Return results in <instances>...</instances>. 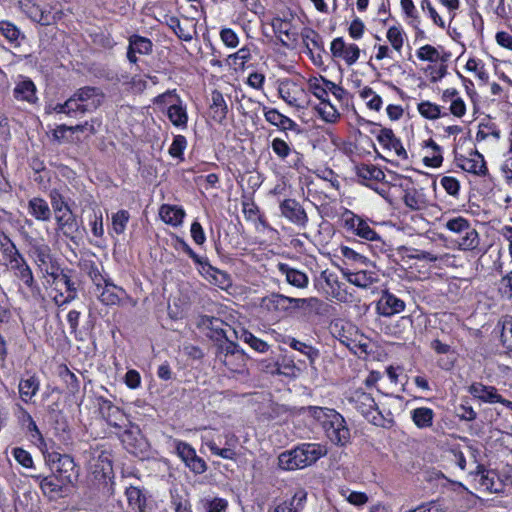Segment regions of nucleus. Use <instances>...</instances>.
<instances>
[{
  "label": "nucleus",
  "mask_w": 512,
  "mask_h": 512,
  "mask_svg": "<svg viewBox=\"0 0 512 512\" xmlns=\"http://www.w3.org/2000/svg\"><path fill=\"white\" fill-rule=\"evenodd\" d=\"M262 305L269 310H299L308 318L328 315L330 308L326 302L317 297L294 298L278 293H272L263 298Z\"/></svg>",
  "instance_id": "obj_1"
},
{
  "label": "nucleus",
  "mask_w": 512,
  "mask_h": 512,
  "mask_svg": "<svg viewBox=\"0 0 512 512\" xmlns=\"http://www.w3.org/2000/svg\"><path fill=\"white\" fill-rule=\"evenodd\" d=\"M311 416L322 426L327 438L336 445H345L350 438V431L344 417L334 409L326 407H309Z\"/></svg>",
  "instance_id": "obj_2"
},
{
  "label": "nucleus",
  "mask_w": 512,
  "mask_h": 512,
  "mask_svg": "<svg viewBox=\"0 0 512 512\" xmlns=\"http://www.w3.org/2000/svg\"><path fill=\"white\" fill-rule=\"evenodd\" d=\"M326 454V447L319 443H303L291 450L282 452L278 457V465L283 470L303 469Z\"/></svg>",
  "instance_id": "obj_3"
},
{
  "label": "nucleus",
  "mask_w": 512,
  "mask_h": 512,
  "mask_svg": "<svg viewBox=\"0 0 512 512\" xmlns=\"http://www.w3.org/2000/svg\"><path fill=\"white\" fill-rule=\"evenodd\" d=\"M347 400L371 424L383 428H390L393 425V419L384 416L372 395L363 389L352 391Z\"/></svg>",
  "instance_id": "obj_4"
},
{
  "label": "nucleus",
  "mask_w": 512,
  "mask_h": 512,
  "mask_svg": "<svg viewBox=\"0 0 512 512\" xmlns=\"http://www.w3.org/2000/svg\"><path fill=\"white\" fill-rule=\"evenodd\" d=\"M443 227L456 235L452 242L458 249L471 251L479 246V234L466 218L458 216L448 219Z\"/></svg>",
  "instance_id": "obj_5"
},
{
  "label": "nucleus",
  "mask_w": 512,
  "mask_h": 512,
  "mask_svg": "<svg viewBox=\"0 0 512 512\" xmlns=\"http://www.w3.org/2000/svg\"><path fill=\"white\" fill-rule=\"evenodd\" d=\"M46 464L49 466L51 473L59 477L67 484H71L78 476V470L74 459L67 454L58 452L44 453Z\"/></svg>",
  "instance_id": "obj_6"
},
{
  "label": "nucleus",
  "mask_w": 512,
  "mask_h": 512,
  "mask_svg": "<svg viewBox=\"0 0 512 512\" xmlns=\"http://www.w3.org/2000/svg\"><path fill=\"white\" fill-rule=\"evenodd\" d=\"M323 79L325 78L322 76H320V78L313 77L309 79L308 89L321 102L316 109L322 119L326 122L333 123L339 118L340 114L329 100V89H327Z\"/></svg>",
  "instance_id": "obj_7"
},
{
  "label": "nucleus",
  "mask_w": 512,
  "mask_h": 512,
  "mask_svg": "<svg viewBox=\"0 0 512 512\" xmlns=\"http://www.w3.org/2000/svg\"><path fill=\"white\" fill-rule=\"evenodd\" d=\"M28 246L29 256L34 260L43 275L53 270V267L56 265V263L51 253V248L44 242L43 239L31 238L29 240Z\"/></svg>",
  "instance_id": "obj_8"
},
{
  "label": "nucleus",
  "mask_w": 512,
  "mask_h": 512,
  "mask_svg": "<svg viewBox=\"0 0 512 512\" xmlns=\"http://www.w3.org/2000/svg\"><path fill=\"white\" fill-rule=\"evenodd\" d=\"M175 452L184 462L185 466L194 474H203L207 471V464L199 457L196 450L187 442L176 440Z\"/></svg>",
  "instance_id": "obj_9"
},
{
  "label": "nucleus",
  "mask_w": 512,
  "mask_h": 512,
  "mask_svg": "<svg viewBox=\"0 0 512 512\" xmlns=\"http://www.w3.org/2000/svg\"><path fill=\"white\" fill-rule=\"evenodd\" d=\"M280 212L283 217L291 223L305 227L308 223V216L303 206L296 200L288 198L283 200L280 205Z\"/></svg>",
  "instance_id": "obj_10"
},
{
  "label": "nucleus",
  "mask_w": 512,
  "mask_h": 512,
  "mask_svg": "<svg viewBox=\"0 0 512 512\" xmlns=\"http://www.w3.org/2000/svg\"><path fill=\"white\" fill-rule=\"evenodd\" d=\"M75 97L84 105V111L92 112L100 107L104 101L105 95L98 87L85 86L75 91Z\"/></svg>",
  "instance_id": "obj_11"
},
{
  "label": "nucleus",
  "mask_w": 512,
  "mask_h": 512,
  "mask_svg": "<svg viewBox=\"0 0 512 512\" xmlns=\"http://www.w3.org/2000/svg\"><path fill=\"white\" fill-rule=\"evenodd\" d=\"M455 161L457 166L466 172L480 176L488 172L484 157L478 151H471L469 156L457 155Z\"/></svg>",
  "instance_id": "obj_12"
},
{
  "label": "nucleus",
  "mask_w": 512,
  "mask_h": 512,
  "mask_svg": "<svg viewBox=\"0 0 512 512\" xmlns=\"http://www.w3.org/2000/svg\"><path fill=\"white\" fill-rule=\"evenodd\" d=\"M330 50L333 57L343 59L349 66L355 64L360 56L359 47L354 43L346 44L342 37L331 42Z\"/></svg>",
  "instance_id": "obj_13"
},
{
  "label": "nucleus",
  "mask_w": 512,
  "mask_h": 512,
  "mask_svg": "<svg viewBox=\"0 0 512 512\" xmlns=\"http://www.w3.org/2000/svg\"><path fill=\"white\" fill-rule=\"evenodd\" d=\"M278 93L281 99H283L288 105L303 108L304 101L302 96L304 95V89L298 86L292 81L281 82L278 88Z\"/></svg>",
  "instance_id": "obj_14"
},
{
  "label": "nucleus",
  "mask_w": 512,
  "mask_h": 512,
  "mask_svg": "<svg viewBox=\"0 0 512 512\" xmlns=\"http://www.w3.org/2000/svg\"><path fill=\"white\" fill-rule=\"evenodd\" d=\"M98 408L102 417L110 426L120 427L125 419L123 411L103 396L97 398Z\"/></svg>",
  "instance_id": "obj_15"
},
{
  "label": "nucleus",
  "mask_w": 512,
  "mask_h": 512,
  "mask_svg": "<svg viewBox=\"0 0 512 512\" xmlns=\"http://www.w3.org/2000/svg\"><path fill=\"white\" fill-rule=\"evenodd\" d=\"M122 443L127 451L134 455H139L148 448V444L138 427L126 430L122 435Z\"/></svg>",
  "instance_id": "obj_16"
},
{
  "label": "nucleus",
  "mask_w": 512,
  "mask_h": 512,
  "mask_svg": "<svg viewBox=\"0 0 512 512\" xmlns=\"http://www.w3.org/2000/svg\"><path fill=\"white\" fill-rule=\"evenodd\" d=\"M265 120L273 126H276L282 131H294L296 133H300L299 125L290 119L289 117L283 115L275 108H267L263 107Z\"/></svg>",
  "instance_id": "obj_17"
},
{
  "label": "nucleus",
  "mask_w": 512,
  "mask_h": 512,
  "mask_svg": "<svg viewBox=\"0 0 512 512\" xmlns=\"http://www.w3.org/2000/svg\"><path fill=\"white\" fill-rule=\"evenodd\" d=\"M405 308L403 300L389 293V290H383V295L377 302V311L380 315L390 317L402 312Z\"/></svg>",
  "instance_id": "obj_18"
},
{
  "label": "nucleus",
  "mask_w": 512,
  "mask_h": 512,
  "mask_svg": "<svg viewBox=\"0 0 512 512\" xmlns=\"http://www.w3.org/2000/svg\"><path fill=\"white\" fill-rule=\"evenodd\" d=\"M32 477L39 482V486L44 495L50 498L60 495L63 488L68 485L53 473L49 476L35 475Z\"/></svg>",
  "instance_id": "obj_19"
},
{
  "label": "nucleus",
  "mask_w": 512,
  "mask_h": 512,
  "mask_svg": "<svg viewBox=\"0 0 512 512\" xmlns=\"http://www.w3.org/2000/svg\"><path fill=\"white\" fill-rule=\"evenodd\" d=\"M377 140L385 149L393 150L395 154L401 158V159H407L408 155L403 147L400 139H398L393 131L388 128H382L380 129L379 133L377 134Z\"/></svg>",
  "instance_id": "obj_20"
},
{
  "label": "nucleus",
  "mask_w": 512,
  "mask_h": 512,
  "mask_svg": "<svg viewBox=\"0 0 512 512\" xmlns=\"http://www.w3.org/2000/svg\"><path fill=\"white\" fill-rule=\"evenodd\" d=\"M190 299L183 290H175L169 296L168 314L172 319L182 318L185 311L189 308Z\"/></svg>",
  "instance_id": "obj_21"
},
{
  "label": "nucleus",
  "mask_w": 512,
  "mask_h": 512,
  "mask_svg": "<svg viewBox=\"0 0 512 512\" xmlns=\"http://www.w3.org/2000/svg\"><path fill=\"white\" fill-rule=\"evenodd\" d=\"M111 473L112 467L109 461H107L106 467L103 466L100 471H93L94 478L99 482L98 489L103 495V497L106 498L113 496L115 492L114 481L112 476L110 475Z\"/></svg>",
  "instance_id": "obj_22"
},
{
  "label": "nucleus",
  "mask_w": 512,
  "mask_h": 512,
  "mask_svg": "<svg viewBox=\"0 0 512 512\" xmlns=\"http://www.w3.org/2000/svg\"><path fill=\"white\" fill-rule=\"evenodd\" d=\"M468 392L476 399L485 403H496L499 401V395L497 389L493 386H487L480 382L472 383Z\"/></svg>",
  "instance_id": "obj_23"
},
{
  "label": "nucleus",
  "mask_w": 512,
  "mask_h": 512,
  "mask_svg": "<svg viewBox=\"0 0 512 512\" xmlns=\"http://www.w3.org/2000/svg\"><path fill=\"white\" fill-rule=\"evenodd\" d=\"M307 501V492L299 489L295 492L290 501H284L277 505L273 512H302Z\"/></svg>",
  "instance_id": "obj_24"
},
{
  "label": "nucleus",
  "mask_w": 512,
  "mask_h": 512,
  "mask_svg": "<svg viewBox=\"0 0 512 512\" xmlns=\"http://www.w3.org/2000/svg\"><path fill=\"white\" fill-rule=\"evenodd\" d=\"M211 117L217 123H222L228 113V106L223 97V94L218 90H213L211 93Z\"/></svg>",
  "instance_id": "obj_25"
},
{
  "label": "nucleus",
  "mask_w": 512,
  "mask_h": 512,
  "mask_svg": "<svg viewBox=\"0 0 512 512\" xmlns=\"http://www.w3.org/2000/svg\"><path fill=\"white\" fill-rule=\"evenodd\" d=\"M28 212L38 221L47 222L51 219V209L46 200L33 197L28 201Z\"/></svg>",
  "instance_id": "obj_26"
},
{
  "label": "nucleus",
  "mask_w": 512,
  "mask_h": 512,
  "mask_svg": "<svg viewBox=\"0 0 512 512\" xmlns=\"http://www.w3.org/2000/svg\"><path fill=\"white\" fill-rule=\"evenodd\" d=\"M59 230L63 235L75 242L74 233L78 230L76 217L72 211L55 216Z\"/></svg>",
  "instance_id": "obj_27"
},
{
  "label": "nucleus",
  "mask_w": 512,
  "mask_h": 512,
  "mask_svg": "<svg viewBox=\"0 0 512 512\" xmlns=\"http://www.w3.org/2000/svg\"><path fill=\"white\" fill-rule=\"evenodd\" d=\"M19 6L32 21L41 25L49 24L48 15L33 0H20Z\"/></svg>",
  "instance_id": "obj_28"
},
{
  "label": "nucleus",
  "mask_w": 512,
  "mask_h": 512,
  "mask_svg": "<svg viewBox=\"0 0 512 512\" xmlns=\"http://www.w3.org/2000/svg\"><path fill=\"white\" fill-rule=\"evenodd\" d=\"M167 25L173 30L179 39L186 42H189L193 39L195 29L194 25H192L190 22L182 24L176 16H171L167 21Z\"/></svg>",
  "instance_id": "obj_29"
},
{
  "label": "nucleus",
  "mask_w": 512,
  "mask_h": 512,
  "mask_svg": "<svg viewBox=\"0 0 512 512\" xmlns=\"http://www.w3.org/2000/svg\"><path fill=\"white\" fill-rule=\"evenodd\" d=\"M40 388V381L37 376L32 375L26 379H21L18 385V390L21 399L28 403L34 397Z\"/></svg>",
  "instance_id": "obj_30"
},
{
  "label": "nucleus",
  "mask_w": 512,
  "mask_h": 512,
  "mask_svg": "<svg viewBox=\"0 0 512 512\" xmlns=\"http://www.w3.org/2000/svg\"><path fill=\"white\" fill-rule=\"evenodd\" d=\"M159 216L166 224L178 226L183 222L185 212L177 206L164 204L160 207Z\"/></svg>",
  "instance_id": "obj_31"
},
{
  "label": "nucleus",
  "mask_w": 512,
  "mask_h": 512,
  "mask_svg": "<svg viewBox=\"0 0 512 512\" xmlns=\"http://www.w3.org/2000/svg\"><path fill=\"white\" fill-rule=\"evenodd\" d=\"M128 505L138 512H145L146 495L139 487L129 486L125 490Z\"/></svg>",
  "instance_id": "obj_32"
},
{
  "label": "nucleus",
  "mask_w": 512,
  "mask_h": 512,
  "mask_svg": "<svg viewBox=\"0 0 512 512\" xmlns=\"http://www.w3.org/2000/svg\"><path fill=\"white\" fill-rule=\"evenodd\" d=\"M434 411L428 407H419L411 411L413 423L420 429L429 428L433 424Z\"/></svg>",
  "instance_id": "obj_33"
},
{
  "label": "nucleus",
  "mask_w": 512,
  "mask_h": 512,
  "mask_svg": "<svg viewBox=\"0 0 512 512\" xmlns=\"http://www.w3.org/2000/svg\"><path fill=\"white\" fill-rule=\"evenodd\" d=\"M0 252L8 265L21 256L12 240L2 231H0Z\"/></svg>",
  "instance_id": "obj_34"
},
{
  "label": "nucleus",
  "mask_w": 512,
  "mask_h": 512,
  "mask_svg": "<svg viewBox=\"0 0 512 512\" xmlns=\"http://www.w3.org/2000/svg\"><path fill=\"white\" fill-rule=\"evenodd\" d=\"M13 93H14V97L17 100H22V101H27V102L32 103L36 99L35 85L29 79L23 80V81L17 83V85L14 88Z\"/></svg>",
  "instance_id": "obj_35"
},
{
  "label": "nucleus",
  "mask_w": 512,
  "mask_h": 512,
  "mask_svg": "<svg viewBox=\"0 0 512 512\" xmlns=\"http://www.w3.org/2000/svg\"><path fill=\"white\" fill-rule=\"evenodd\" d=\"M9 265L11 269L15 271L16 277H18L24 285L31 286L33 283L32 271L22 255Z\"/></svg>",
  "instance_id": "obj_36"
},
{
  "label": "nucleus",
  "mask_w": 512,
  "mask_h": 512,
  "mask_svg": "<svg viewBox=\"0 0 512 512\" xmlns=\"http://www.w3.org/2000/svg\"><path fill=\"white\" fill-rule=\"evenodd\" d=\"M234 332L239 340L248 344L252 349H254L257 352L264 353L269 349V345L265 341L257 338L251 332L245 329H241L240 331Z\"/></svg>",
  "instance_id": "obj_37"
},
{
  "label": "nucleus",
  "mask_w": 512,
  "mask_h": 512,
  "mask_svg": "<svg viewBox=\"0 0 512 512\" xmlns=\"http://www.w3.org/2000/svg\"><path fill=\"white\" fill-rule=\"evenodd\" d=\"M199 326L213 331L216 337L227 338L225 330L227 324L217 317L208 315L202 316L199 322Z\"/></svg>",
  "instance_id": "obj_38"
},
{
  "label": "nucleus",
  "mask_w": 512,
  "mask_h": 512,
  "mask_svg": "<svg viewBox=\"0 0 512 512\" xmlns=\"http://www.w3.org/2000/svg\"><path fill=\"white\" fill-rule=\"evenodd\" d=\"M167 116L174 126L186 128L188 115L186 109L180 104H171Z\"/></svg>",
  "instance_id": "obj_39"
},
{
  "label": "nucleus",
  "mask_w": 512,
  "mask_h": 512,
  "mask_svg": "<svg viewBox=\"0 0 512 512\" xmlns=\"http://www.w3.org/2000/svg\"><path fill=\"white\" fill-rule=\"evenodd\" d=\"M0 33L15 46H19L20 39H24V35L19 28L9 21L0 22Z\"/></svg>",
  "instance_id": "obj_40"
},
{
  "label": "nucleus",
  "mask_w": 512,
  "mask_h": 512,
  "mask_svg": "<svg viewBox=\"0 0 512 512\" xmlns=\"http://www.w3.org/2000/svg\"><path fill=\"white\" fill-rule=\"evenodd\" d=\"M425 147L431 148V156H425L423 162L426 166L437 168L441 166L443 162L442 149L432 139L425 142Z\"/></svg>",
  "instance_id": "obj_41"
},
{
  "label": "nucleus",
  "mask_w": 512,
  "mask_h": 512,
  "mask_svg": "<svg viewBox=\"0 0 512 512\" xmlns=\"http://www.w3.org/2000/svg\"><path fill=\"white\" fill-rule=\"evenodd\" d=\"M280 270L285 273L286 280L289 284L297 288H303L307 284L308 279L303 272L289 268L285 264H280Z\"/></svg>",
  "instance_id": "obj_42"
},
{
  "label": "nucleus",
  "mask_w": 512,
  "mask_h": 512,
  "mask_svg": "<svg viewBox=\"0 0 512 512\" xmlns=\"http://www.w3.org/2000/svg\"><path fill=\"white\" fill-rule=\"evenodd\" d=\"M49 198L55 216L72 211L66 199L58 190H51L49 193Z\"/></svg>",
  "instance_id": "obj_43"
},
{
  "label": "nucleus",
  "mask_w": 512,
  "mask_h": 512,
  "mask_svg": "<svg viewBox=\"0 0 512 512\" xmlns=\"http://www.w3.org/2000/svg\"><path fill=\"white\" fill-rule=\"evenodd\" d=\"M129 46L139 54H150L152 52V41L146 37L133 35L129 38Z\"/></svg>",
  "instance_id": "obj_44"
},
{
  "label": "nucleus",
  "mask_w": 512,
  "mask_h": 512,
  "mask_svg": "<svg viewBox=\"0 0 512 512\" xmlns=\"http://www.w3.org/2000/svg\"><path fill=\"white\" fill-rule=\"evenodd\" d=\"M357 175L364 180L382 181L385 178V174L380 168L365 164L358 167Z\"/></svg>",
  "instance_id": "obj_45"
},
{
  "label": "nucleus",
  "mask_w": 512,
  "mask_h": 512,
  "mask_svg": "<svg viewBox=\"0 0 512 512\" xmlns=\"http://www.w3.org/2000/svg\"><path fill=\"white\" fill-rule=\"evenodd\" d=\"M59 376L66 384V387H67L69 393H71L72 395H75L79 392L80 381H79L78 377L72 371H70L68 369L67 366H64L63 368H61V370L59 372Z\"/></svg>",
  "instance_id": "obj_46"
},
{
  "label": "nucleus",
  "mask_w": 512,
  "mask_h": 512,
  "mask_svg": "<svg viewBox=\"0 0 512 512\" xmlns=\"http://www.w3.org/2000/svg\"><path fill=\"white\" fill-rule=\"evenodd\" d=\"M286 343L294 350L299 351L300 353L306 355L311 361H313L316 357H318V350L308 345L304 342H301L295 338L289 337Z\"/></svg>",
  "instance_id": "obj_47"
},
{
  "label": "nucleus",
  "mask_w": 512,
  "mask_h": 512,
  "mask_svg": "<svg viewBox=\"0 0 512 512\" xmlns=\"http://www.w3.org/2000/svg\"><path fill=\"white\" fill-rule=\"evenodd\" d=\"M417 57L422 61L429 62H437L438 60H441L442 62L446 61V58L441 57L438 50L429 44H426L418 49Z\"/></svg>",
  "instance_id": "obj_48"
},
{
  "label": "nucleus",
  "mask_w": 512,
  "mask_h": 512,
  "mask_svg": "<svg viewBox=\"0 0 512 512\" xmlns=\"http://www.w3.org/2000/svg\"><path fill=\"white\" fill-rule=\"evenodd\" d=\"M353 329L350 323H344L342 321L336 322L331 326V333L339 339V341L346 346L349 345L350 337L346 334Z\"/></svg>",
  "instance_id": "obj_49"
},
{
  "label": "nucleus",
  "mask_w": 512,
  "mask_h": 512,
  "mask_svg": "<svg viewBox=\"0 0 512 512\" xmlns=\"http://www.w3.org/2000/svg\"><path fill=\"white\" fill-rule=\"evenodd\" d=\"M44 276L51 277L52 282L47 281L48 284L55 285H65L67 288H71L73 283H71L70 277L63 272L57 265L53 267V270L47 272Z\"/></svg>",
  "instance_id": "obj_50"
},
{
  "label": "nucleus",
  "mask_w": 512,
  "mask_h": 512,
  "mask_svg": "<svg viewBox=\"0 0 512 512\" xmlns=\"http://www.w3.org/2000/svg\"><path fill=\"white\" fill-rule=\"evenodd\" d=\"M387 39L396 51H400L404 43V32L400 26H392L387 31Z\"/></svg>",
  "instance_id": "obj_51"
},
{
  "label": "nucleus",
  "mask_w": 512,
  "mask_h": 512,
  "mask_svg": "<svg viewBox=\"0 0 512 512\" xmlns=\"http://www.w3.org/2000/svg\"><path fill=\"white\" fill-rule=\"evenodd\" d=\"M129 218L130 214L126 210H119L112 215V227L116 234L120 235L124 233Z\"/></svg>",
  "instance_id": "obj_52"
},
{
  "label": "nucleus",
  "mask_w": 512,
  "mask_h": 512,
  "mask_svg": "<svg viewBox=\"0 0 512 512\" xmlns=\"http://www.w3.org/2000/svg\"><path fill=\"white\" fill-rule=\"evenodd\" d=\"M368 96H371V99L366 102L367 107L371 110L379 111L382 107V98L372 88L366 86L360 91V97L366 100Z\"/></svg>",
  "instance_id": "obj_53"
},
{
  "label": "nucleus",
  "mask_w": 512,
  "mask_h": 512,
  "mask_svg": "<svg viewBox=\"0 0 512 512\" xmlns=\"http://www.w3.org/2000/svg\"><path fill=\"white\" fill-rule=\"evenodd\" d=\"M418 111L426 119L435 120L440 117V107L430 101H423L418 104Z\"/></svg>",
  "instance_id": "obj_54"
},
{
  "label": "nucleus",
  "mask_w": 512,
  "mask_h": 512,
  "mask_svg": "<svg viewBox=\"0 0 512 512\" xmlns=\"http://www.w3.org/2000/svg\"><path fill=\"white\" fill-rule=\"evenodd\" d=\"M206 445L213 455L219 456L227 460H235L237 453L232 448H220L214 440L206 441Z\"/></svg>",
  "instance_id": "obj_55"
},
{
  "label": "nucleus",
  "mask_w": 512,
  "mask_h": 512,
  "mask_svg": "<svg viewBox=\"0 0 512 512\" xmlns=\"http://www.w3.org/2000/svg\"><path fill=\"white\" fill-rule=\"evenodd\" d=\"M409 512H446V506L440 499L423 503Z\"/></svg>",
  "instance_id": "obj_56"
},
{
  "label": "nucleus",
  "mask_w": 512,
  "mask_h": 512,
  "mask_svg": "<svg viewBox=\"0 0 512 512\" xmlns=\"http://www.w3.org/2000/svg\"><path fill=\"white\" fill-rule=\"evenodd\" d=\"M187 146V140L183 135H177L174 137L173 142L169 148L170 156L174 158H181L183 156V152Z\"/></svg>",
  "instance_id": "obj_57"
},
{
  "label": "nucleus",
  "mask_w": 512,
  "mask_h": 512,
  "mask_svg": "<svg viewBox=\"0 0 512 512\" xmlns=\"http://www.w3.org/2000/svg\"><path fill=\"white\" fill-rule=\"evenodd\" d=\"M228 502L223 498H214L212 500H204L203 508L205 512H225Z\"/></svg>",
  "instance_id": "obj_58"
},
{
  "label": "nucleus",
  "mask_w": 512,
  "mask_h": 512,
  "mask_svg": "<svg viewBox=\"0 0 512 512\" xmlns=\"http://www.w3.org/2000/svg\"><path fill=\"white\" fill-rule=\"evenodd\" d=\"M271 147L273 152L282 160L287 158L291 153L290 146L285 140L281 138H275L272 140Z\"/></svg>",
  "instance_id": "obj_59"
},
{
  "label": "nucleus",
  "mask_w": 512,
  "mask_h": 512,
  "mask_svg": "<svg viewBox=\"0 0 512 512\" xmlns=\"http://www.w3.org/2000/svg\"><path fill=\"white\" fill-rule=\"evenodd\" d=\"M15 460L25 468L33 467V459L31 454L23 448L16 447L12 451Z\"/></svg>",
  "instance_id": "obj_60"
},
{
  "label": "nucleus",
  "mask_w": 512,
  "mask_h": 512,
  "mask_svg": "<svg viewBox=\"0 0 512 512\" xmlns=\"http://www.w3.org/2000/svg\"><path fill=\"white\" fill-rule=\"evenodd\" d=\"M357 227L358 229L355 234L359 237L369 241L380 239V236L364 220L357 224Z\"/></svg>",
  "instance_id": "obj_61"
},
{
  "label": "nucleus",
  "mask_w": 512,
  "mask_h": 512,
  "mask_svg": "<svg viewBox=\"0 0 512 512\" xmlns=\"http://www.w3.org/2000/svg\"><path fill=\"white\" fill-rule=\"evenodd\" d=\"M220 38L228 48H236L239 44L238 35L231 28H223L220 31Z\"/></svg>",
  "instance_id": "obj_62"
},
{
  "label": "nucleus",
  "mask_w": 512,
  "mask_h": 512,
  "mask_svg": "<svg viewBox=\"0 0 512 512\" xmlns=\"http://www.w3.org/2000/svg\"><path fill=\"white\" fill-rule=\"evenodd\" d=\"M420 6H421L422 10H424V11L427 10L429 16L431 17V19L435 25L439 26L442 29L445 28V23H444L443 19L440 17V15L437 13L435 8L432 6L430 0H421Z\"/></svg>",
  "instance_id": "obj_63"
},
{
  "label": "nucleus",
  "mask_w": 512,
  "mask_h": 512,
  "mask_svg": "<svg viewBox=\"0 0 512 512\" xmlns=\"http://www.w3.org/2000/svg\"><path fill=\"white\" fill-rule=\"evenodd\" d=\"M339 250L341 255L348 261L354 263H365L367 260L365 256L356 252L353 248H350L348 246L341 245Z\"/></svg>",
  "instance_id": "obj_64"
}]
</instances>
